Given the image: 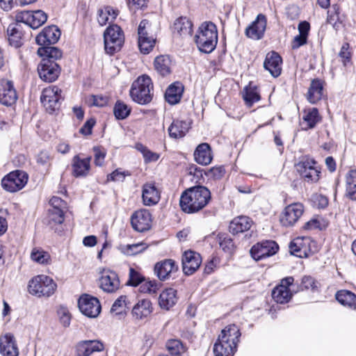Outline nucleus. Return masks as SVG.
<instances>
[{
    "mask_svg": "<svg viewBox=\"0 0 356 356\" xmlns=\"http://www.w3.org/2000/svg\"><path fill=\"white\" fill-rule=\"evenodd\" d=\"M38 54L41 57H45L44 58H49L55 60L62 56L61 51L55 47L50 45L42 46L38 49Z\"/></svg>",
    "mask_w": 356,
    "mask_h": 356,
    "instance_id": "c03bdc74",
    "label": "nucleus"
},
{
    "mask_svg": "<svg viewBox=\"0 0 356 356\" xmlns=\"http://www.w3.org/2000/svg\"><path fill=\"white\" fill-rule=\"evenodd\" d=\"M307 41V37H305L302 35H298L294 37L293 40L291 42V48L292 49H298L301 46L305 44Z\"/></svg>",
    "mask_w": 356,
    "mask_h": 356,
    "instance_id": "774afa93",
    "label": "nucleus"
},
{
    "mask_svg": "<svg viewBox=\"0 0 356 356\" xmlns=\"http://www.w3.org/2000/svg\"><path fill=\"white\" fill-rule=\"evenodd\" d=\"M143 280V277L139 273L132 268L129 269V280L128 281L129 285L136 286L140 285Z\"/></svg>",
    "mask_w": 356,
    "mask_h": 356,
    "instance_id": "e2e57ef3",
    "label": "nucleus"
},
{
    "mask_svg": "<svg viewBox=\"0 0 356 356\" xmlns=\"http://www.w3.org/2000/svg\"><path fill=\"white\" fill-rule=\"evenodd\" d=\"M113 113L116 119L124 120L129 115L131 108L123 102L118 100L115 104Z\"/></svg>",
    "mask_w": 356,
    "mask_h": 356,
    "instance_id": "8fccbe9b",
    "label": "nucleus"
},
{
    "mask_svg": "<svg viewBox=\"0 0 356 356\" xmlns=\"http://www.w3.org/2000/svg\"><path fill=\"white\" fill-rule=\"evenodd\" d=\"M191 128V123L186 120H173L168 129L169 136L172 139L184 138Z\"/></svg>",
    "mask_w": 356,
    "mask_h": 356,
    "instance_id": "cd10ccee",
    "label": "nucleus"
},
{
    "mask_svg": "<svg viewBox=\"0 0 356 356\" xmlns=\"http://www.w3.org/2000/svg\"><path fill=\"white\" fill-rule=\"evenodd\" d=\"M16 21L24 23L33 29H36L44 24L47 20V15L41 10H23L17 13Z\"/></svg>",
    "mask_w": 356,
    "mask_h": 356,
    "instance_id": "1a4fd4ad",
    "label": "nucleus"
},
{
    "mask_svg": "<svg viewBox=\"0 0 356 356\" xmlns=\"http://www.w3.org/2000/svg\"><path fill=\"white\" fill-rule=\"evenodd\" d=\"M314 205L318 209H325L328 205V198L321 194H314L312 197Z\"/></svg>",
    "mask_w": 356,
    "mask_h": 356,
    "instance_id": "680f3d73",
    "label": "nucleus"
},
{
    "mask_svg": "<svg viewBox=\"0 0 356 356\" xmlns=\"http://www.w3.org/2000/svg\"><path fill=\"white\" fill-rule=\"evenodd\" d=\"M56 289V284L54 280L44 275L33 278L29 284V291L31 294L40 296H50Z\"/></svg>",
    "mask_w": 356,
    "mask_h": 356,
    "instance_id": "423d86ee",
    "label": "nucleus"
},
{
    "mask_svg": "<svg viewBox=\"0 0 356 356\" xmlns=\"http://www.w3.org/2000/svg\"><path fill=\"white\" fill-rule=\"evenodd\" d=\"M241 333L235 324L226 326L213 346L215 356H233L237 350Z\"/></svg>",
    "mask_w": 356,
    "mask_h": 356,
    "instance_id": "f03ea898",
    "label": "nucleus"
},
{
    "mask_svg": "<svg viewBox=\"0 0 356 356\" xmlns=\"http://www.w3.org/2000/svg\"><path fill=\"white\" fill-rule=\"evenodd\" d=\"M225 170L222 166L211 168L207 173V176L213 179H220L225 175Z\"/></svg>",
    "mask_w": 356,
    "mask_h": 356,
    "instance_id": "0e129e2a",
    "label": "nucleus"
},
{
    "mask_svg": "<svg viewBox=\"0 0 356 356\" xmlns=\"http://www.w3.org/2000/svg\"><path fill=\"white\" fill-rule=\"evenodd\" d=\"M118 13V10L111 6H106L98 10L97 22L100 26H104L107 23L114 21Z\"/></svg>",
    "mask_w": 356,
    "mask_h": 356,
    "instance_id": "58836bf2",
    "label": "nucleus"
},
{
    "mask_svg": "<svg viewBox=\"0 0 356 356\" xmlns=\"http://www.w3.org/2000/svg\"><path fill=\"white\" fill-rule=\"evenodd\" d=\"M154 64L155 70L161 75L164 76L170 73L171 60L168 56L161 55L156 57Z\"/></svg>",
    "mask_w": 356,
    "mask_h": 356,
    "instance_id": "a19ab883",
    "label": "nucleus"
},
{
    "mask_svg": "<svg viewBox=\"0 0 356 356\" xmlns=\"http://www.w3.org/2000/svg\"><path fill=\"white\" fill-rule=\"evenodd\" d=\"M153 311L152 302L148 299L139 300L134 306L131 314L136 320H142L149 316Z\"/></svg>",
    "mask_w": 356,
    "mask_h": 356,
    "instance_id": "7c9ffc66",
    "label": "nucleus"
},
{
    "mask_svg": "<svg viewBox=\"0 0 356 356\" xmlns=\"http://www.w3.org/2000/svg\"><path fill=\"white\" fill-rule=\"evenodd\" d=\"M130 175L131 173L129 171H122L120 169H117L108 175L107 180L113 181H123L127 176Z\"/></svg>",
    "mask_w": 356,
    "mask_h": 356,
    "instance_id": "bf43d9fd",
    "label": "nucleus"
},
{
    "mask_svg": "<svg viewBox=\"0 0 356 356\" xmlns=\"http://www.w3.org/2000/svg\"><path fill=\"white\" fill-rule=\"evenodd\" d=\"M174 35L181 38L191 37L193 33L192 22L186 17H181L175 20L172 27Z\"/></svg>",
    "mask_w": 356,
    "mask_h": 356,
    "instance_id": "c85d7f7f",
    "label": "nucleus"
},
{
    "mask_svg": "<svg viewBox=\"0 0 356 356\" xmlns=\"http://www.w3.org/2000/svg\"><path fill=\"white\" fill-rule=\"evenodd\" d=\"M336 299L343 305L350 309H356V295L348 290H341L336 293Z\"/></svg>",
    "mask_w": 356,
    "mask_h": 356,
    "instance_id": "ea45409f",
    "label": "nucleus"
},
{
    "mask_svg": "<svg viewBox=\"0 0 356 356\" xmlns=\"http://www.w3.org/2000/svg\"><path fill=\"white\" fill-rule=\"evenodd\" d=\"M294 279L293 277H287L281 280L279 285L274 288L272 291L273 300L280 304H285L290 301L293 293L290 286H293Z\"/></svg>",
    "mask_w": 356,
    "mask_h": 356,
    "instance_id": "4468645a",
    "label": "nucleus"
},
{
    "mask_svg": "<svg viewBox=\"0 0 356 356\" xmlns=\"http://www.w3.org/2000/svg\"><path fill=\"white\" fill-rule=\"evenodd\" d=\"M179 270L177 263L172 259H165L156 262L154 273L160 281L164 282L172 278Z\"/></svg>",
    "mask_w": 356,
    "mask_h": 356,
    "instance_id": "9b49d317",
    "label": "nucleus"
},
{
    "mask_svg": "<svg viewBox=\"0 0 356 356\" xmlns=\"http://www.w3.org/2000/svg\"><path fill=\"white\" fill-rule=\"evenodd\" d=\"M297 171L307 182H317L320 177L321 171L317 163L313 159L303 158L296 165Z\"/></svg>",
    "mask_w": 356,
    "mask_h": 356,
    "instance_id": "9d476101",
    "label": "nucleus"
},
{
    "mask_svg": "<svg viewBox=\"0 0 356 356\" xmlns=\"http://www.w3.org/2000/svg\"><path fill=\"white\" fill-rule=\"evenodd\" d=\"M161 284L156 280H143L140 284L139 290L141 293L155 295L157 293Z\"/></svg>",
    "mask_w": 356,
    "mask_h": 356,
    "instance_id": "3c124183",
    "label": "nucleus"
},
{
    "mask_svg": "<svg viewBox=\"0 0 356 356\" xmlns=\"http://www.w3.org/2000/svg\"><path fill=\"white\" fill-rule=\"evenodd\" d=\"M346 193L348 197L356 200V170H350L346 177Z\"/></svg>",
    "mask_w": 356,
    "mask_h": 356,
    "instance_id": "79ce46f5",
    "label": "nucleus"
},
{
    "mask_svg": "<svg viewBox=\"0 0 356 356\" xmlns=\"http://www.w3.org/2000/svg\"><path fill=\"white\" fill-rule=\"evenodd\" d=\"M65 211L57 209H49L48 213V223L51 228L56 225H60L65 220Z\"/></svg>",
    "mask_w": 356,
    "mask_h": 356,
    "instance_id": "09e8293b",
    "label": "nucleus"
},
{
    "mask_svg": "<svg viewBox=\"0 0 356 356\" xmlns=\"http://www.w3.org/2000/svg\"><path fill=\"white\" fill-rule=\"evenodd\" d=\"M90 168V157L81 159L78 155L72 159V173L76 177L86 176Z\"/></svg>",
    "mask_w": 356,
    "mask_h": 356,
    "instance_id": "72a5a7b5",
    "label": "nucleus"
},
{
    "mask_svg": "<svg viewBox=\"0 0 356 356\" xmlns=\"http://www.w3.org/2000/svg\"><path fill=\"white\" fill-rule=\"evenodd\" d=\"M126 296H120L113 304L111 312L115 315H120L125 312L127 308Z\"/></svg>",
    "mask_w": 356,
    "mask_h": 356,
    "instance_id": "6e6d98bb",
    "label": "nucleus"
},
{
    "mask_svg": "<svg viewBox=\"0 0 356 356\" xmlns=\"http://www.w3.org/2000/svg\"><path fill=\"white\" fill-rule=\"evenodd\" d=\"M148 25L149 22L147 19H143L140 22L138 29V47L140 52L143 54H149L154 47L156 42L153 36L149 35L147 29Z\"/></svg>",
    "mask_w": 356,
    "mask_h": 356,
    "instance_id": "f3484780",
    "label": "nucleus"
},
{
    "mask_svg": "<svg viewBox=\"0 0 356 356\" xmlns=\"http://www.w3.org/2000/svg\"><path fill=\"white\" fill-rule=\"evenodd\" d=\"M218 40L217 27L211 22L202 23L195 36L198 49L204 54H210L216 49Z\"/></svg>",
    "mask_w": 356,
    "mask_h": 356,
    "instance_id": "7ed1b4c3",
    "label": "nucleus"
},
{
    "mask_svg": "<svg viewBox=\"0 0 356 356\" xmlns=\"http://www.w3.org/2000/svg\"><path fill=\"white\" fill-rule=\"evenodd\" d=\"M349 48L350 44L346 42L343 44L339 53V56L341 58V62L345 67L351 64L352 53L349 51Z\"/></svg>",
    "mask_w": 356,
    "mask_h": 356,
    "instance_id": "4d7b16f0",
    "label": "nucleus"
},
{
    "mask_svg": "<svg viewBox=\"0 0 356 356\" xmlns=\"http://www.w3.org/2000/svg\"><path fill=\"white\" fill-rule=\"evenodd\" d=\"M302 120L307 122L308 128H314L321 120L318 109L316 108H312L305 110Z\"/></svg>",
    "mask_w": 356,
    "mask_h": 356,
    "instance_id": "49530a36",
    "label": "nucleus"
},
{
    "mask_svg": "<svg viewBox=\"0 0 356 356\" xmlns=\"http://www.w3.org/2000/svg\"><path fill=\"white\" fill-rule=\"evenodd\" d=\"M57 316L60 323L64 327L70 326L72 316L67 307L63 305L59 306L57 309Z\"/></svg>",
    "mask_w": 356,
    "mask_h": 356,
    "instance_id": "864d4df0",
    "label": "nucleus"
},
{
    "mask_svg": "<svg viewBox=\"0 0 356 356\" xmlns=\"http://www.w3.org/2000/svg\"><path fill=\"white\" fill-rule=\"evenodd\" d=\"M210 191L202 185L195 186L185 190L179 200L181 210L186 213H195L204 208L210 202Z\"/></svg>",
    "mask_w": 356,
    "mask_h": 356,
    "instance_id": "f257e3e1",
    "label": "nucleus"
},
{
    "mask_svg": "<svg viewBox=\"0 0 356 356\" xmlns=\"http://www.w3.org/2000/svg\"><path fill=\"white\" fill-rule=\"evenodd\" d=\"M279 246L274 241H264L254 245L250 249V254L254 260H261L277 253Z\"/></svg>",
    "mask_w": 356,
    "mask_h": 356,
    "instance_id": "dca6fc26",
    "label": "nucleus"
},
{
    "mask_svg": "<svg viewBox=\"0 0 356 356\" xmlns=\"http://www.w3.org/2000/svg\"><path fill=\"white\" fill-rule=\"evenodd\" d=\"M29 180L28 174L22 170H15L1 180V186L3 188L8 192L15 193L22 189Z\"/></svg>",
    "mask_w": 356,
    "mask_h": 356,
    "instance_id": "0eeeda50",
    "label": "nucleus"
},
{
    "mask_svg": "<svg viewBox=\"0 0 356 356\" xmlns=\"http://www.w3.org/2000/svg\"><path fill=\"white\" fill-rule=\"evenodd\" d=\"M166 348L172 356H181L186 350L184 345L178 339L168 340L166 343Z\"/></svg>",
    "mask_w": 356,
    "mask_h": 356,
    "instance_id": "de8ad7c7",
    "label": "nucleus"
},
{
    "mask_svg": "<svg viewBox=\"0 0 356 356\" xmlns=\"http://www.w3.org/2000/svg\"><path fill=\"white\" fill-rule=\"evenodd\" d=\"M38 72L42 80L46 82H53L58 77L60 68L55 60L42 58L38 67Z\"/></svg>",
    "mask_w": 356,
    "mask_h": 356,
    "instance_id": "ddd939ff",
    "label": "nucleus"
},
{
    "mask_svg": "<svg viewBox=\"0 0 356 356\" xmlns=\"http://www.w3.org/2000/svg\"><path fill=\"white\" fill-rule=\"evenodd\" d=\"M17 98V93L13 82L9 80H2L0 82V104L10 106L16 102Z\"/></svg>",
    "mask_w": 356,
    "mask_h": 356,
    "instance_id": "412c9836",
    "label": "nucleus"
},
{
    "mask_svg": "<svg viewBox=\"0 0 356 356\" xmlns=\"http://www.w3.org/2000/svg\"><path fill=\"white\" fill-rule=\"evenodd\" d=\"M160 191L152 183H146L143 186L142 199L146 206L156 205L160 200Z\"/></svg>",
    "mask_w": 356,
    "mask_h": 356,
    "instance_id": "bb28decb",
    "label": "nucleus"
},
{
    "mask_svg": "<svg viewBox=\"0 0 356 356\" xmlns=\"http://www.w3.org/2000/svg\"><path fill=\"white\" fill-rule=\"evenodd\" d=\"M99 287L105 292L114 293L120 285L118 275L110 270H104L99 280Z\"/></svg>",
    "mask_w": 356,
    "mask_h": 356,
    "instance_id": "4be33fe9",
    "label": "nucleus"
},
{
    "mask_svg": "<svg viewBox=\"0 0 356 356\" xmlns=\"http://www.w3.org/2000/svg\"><path fill=\"white\" fill-rule=\"evenodd\" d=\"M324 82L320 79L312 80L307 93V99L312 104H316L323 96Z\"/></svg>",
    "mask_w": 356,
    "mask_h": 356,
    "instance_id": "c756f323",
    "label": "nucleus"
},
{
    "mask_svg": "<svg viewBox=\"0 0 356 356\" xmlns=\"http://www.w3.org/2000/svg\"><path fill=\"white\" fill-rule=\"evenodd\" d=\"M253 224V221L248 216H240L234 218L230 222L229 232L233 234H238L248 231Z\"/></svg>",
    "mask_w": 356,
    "mask_h": 356,
    "instance_id": "473e14b6",
    "label": "nucleus"
},
{
    "mask_svg": "<svg viewBox=\"0 0 356 356\" xmlns=\"http://www.w3.org/2000/svg\"><path fill=\"white\" fill-rule=\"evenodd\" d=\"M152 215L145 209L136 211L131 217L133 229L138 232H143L151 228Z\"/></svg>",
    "mask_w": 356,
    "mask_h": 356,
    "instance_id": "a211bd4d",
    "label": "nucleus"
},
{
    "mask_svg": "<svg viewBox=\"0 0 356 356\" xmlns=\"http://www.w3.org/2000/svg\"><path fill=\"white\" fill-rule=\"evenodd\" d=\"M184 92V86L180 82H175L170 84L165 92V101L171 104H178Z\"/></svg>",
    "mask_w": 356,
    "mask_h": 356,
    "instance_id": "f704fd0d",
    "label": "nucleus"
},
{
    "mask_svg": "<svg viewBox=\"0 0 356 356\" xmlns=\"http://www.w3.org/2000/svg\"><path fill=\"white\" fill-rule=\"evenodd\" d=\"M0 353L2 356L19 355V349L12 334L8 333L0 337Z\"/></svg>",
    "mask_w": 356,
    "mask_h": 356,
    "instance_id": "b1692460",
    "label": "nucleus"
},
{
    "mask_svg": "<svg viewBox=\"0 0 356 356\" xmlns=\"http://www.w3.org/2000/svg\"><path fill=\"white\" fill-rule=\"evenodd\" d=\"M300 290L311 289L315 291L317 288L316 281L314 277L309 275H305L301 280Z\"/></svg>",
    "mask_w": 356,
    "mask_h": 356,
    "instance_id": "13d9d810",
    "label": "nucleus"
},
{
    "mask_svg": "<svg viewBox=\"0 0 356 356\" xmlns=\"http://www.w3.org/2000/svg\"><path fill=\"white\" fill-rule=\"evenodd\" d=\"M266 24V16L263 14H259L255 20L245 29V35L252 40L261 39L264 35Z\"/></svg>",
    "mask_w": 356,
    "mask_h": 356,
    "instance_id": "aec40b11",
    "label": "nucleus"
},
{
    "mask_svg": "<svg viewBox=\"0 0 356 356\" xmlns=\"http://www.w3.org/2000/svg\"><path fill=\"white\" fill-rule=\"evenodd\" d=\"M89 102L91 106L102 107L107 104L108 99L106 97L103 96L91 95L89 98Z\"/></svg>",
    "mask_w": 356,
    "mask_h": 356,
    "instance_id": "338daca9",
    "label": "nucleus"
},
{
    "mask_svg": "<svg viewBox=\"0 0 356 356\" xmlns=\"http://www.w3.org/2000/svg\"><path fill=\"white\" fill-rule=\"evenodd\" d=\"M177 301V291L172 288H168L160 294L159 304L161 308L169 309L176 304Z\"/></svg>",
    "mask_w": 356,
    "mask_h": 356,
    "instance_id": "4c0bfd02",
    "label": "nucleus"
},
{
    "mask_svg": "<svg viewBox=\"0 0 356 356\" xmlns=\"http://www.w3.org/2000/svg\"><path fill=\"white\" fill-rule=\"evenodd\" d=\"M181 263L184 273L191 275L199 268L202 263V257L199 253L188 250L183 254Z\"/></svg>",
    "mask_w": 356,
    "mask_h": 356,
    "instance_id": "6ab92c4d",
    "label": "nucleus"
},
{
    "mask_svg": "<svg viewBox=\"0 0 356 356\" xmlns=\"http://www.w3.org/2000/svg\"><path fill=\"white\" fill-rule=\"evenodd\" d=\"M7 35L9 44L15 47H19L22 44V26L19 22L16 21L15 24H11L7 29Z\"/></svg>",
    "mask_w": 356,
    "mask_h": 356,
    "instance_id": "e433bc0d",
    "label": "nucleus"
},
{
    "mask_svg": "<svg viewBox=\"0 0 356 356\" xmlns=\"http://www.w3.org/2000/svg\"><path fill=\"white\" fill-rule=\"evenodd\" d=\"M303 212L304 206L301 203L297 202L288 205L280 215L281 225L286 227L293 226L302 216Z\"/></svg>",
    "mask_w": 356,
    "mask_h": 356,
    "instance_id": "f8f14e48",
    "label": "nucleus"
},
{
    "mask_svg": "<svg viewBox=\"0 0 356 356\" xmlns=\"http://www.w3.org/2000/svg\"><path fill=\"white\" fill-rule=\"evenodd\" d=\"M282 63L281 56L277 52L272 51L267 54L264 67L273 77H277L281 74Z\"/></svg>",
    "mask_w": 356,
    "mask_h": 356,
    "instance_id": "393cba45",
    "label": "nucleus"
},
{
    "mask_svg": "<svg viewBox=\"0 0 356 356\" xmlns=\"http://www.w3.org/2000/svg\"><path fill=\"white\" fill-rule=\"evenodd\" d=\"M153 90L154 86L151 78L143 74L133 82L129 93L134 102L140 105H146L152 100Z\"/></svg>",
    "mask_w": 356,
    "mask_h": 356,
    "instance_id": "20e7f679",
    "label": "nucleus"
},
{
    "mask_svg": "<svg viewBox=\"0 0 356 356\" xmlns=\"http://www.w3.org/2000/svg\"><path fill=\"white\" fill-rule=\"evenodd\" d=\"M105 51L110 55L119 51L124 42V36L122 29L116 25H110L104 33Z\"/></svg>",
    "mask_w": 356,
    "mask_h": 356,
    "instance_id": "39448f33",
    "label": "nucleus"
},
{
    "mask_svg": "<svg viewBox=\"0 0 356 356\" xmlns=\"http://www.w3.org/2000/svg\"><path fill=\"white\" fill-rule=\"evenodd\" d=\"M303 238L298 237L293 239L289 244V252L291 254L300 257L307 258L312 255V251L307 248Z\"/></svg>",
    "mask_w": 356,
    "mask_h": 356,
    "instance_id": "2f4dec72",
    "label": "nucleus"
},
{
    "mask_svg": "<svg viewBox=\"0 0 356 356\" xmlns=\"http://www.w3.org/2000/svg\"><path fill=\"white\" fill-rule=\"evenodd\" d=\"M49 203L51 206V209H57L60 210L66 211L67 209V202L63 200L60 197L54 196L51 198Z\"/></svg>",
    "mask_w": 356,
    "mask_h": 356,
    "instance_id": "69168bd1",
    "label": "nucleus"
},
{
    "mask_svg": "<svg viewBox=\"0 0 356 356\" xmlns=\"http://www.w3.org/2000/svg\"><path fill=\"white\" fill-rule=\"evenodd\" d=\"M147 246L145 243H138L134 244L120 245L119 250L121 252L129 256L136 255L146 250Z\"/></svg>",
    "mask_w": 356,
    "mask_h": 356,
    "instance_id": "a18cd8bd",
    "label": "nucleus"
},
{
    "mask_svg": "<svg viewBox=\"0 0 356 356\" xmlns=\"http://www.w3.org/2000/svg\"><path fill=\"white\" fill-rule=\"evenodd\" d=\"M60 36V31L56 26H49L45 27L41 33H40L35 41L38 45L46 46L51 45L57 42Z\"/></svg>",
    "mask_w": 356,
    "mask_h": 356,
    "instance_id": "5701e85b",
    "label": "nucleus"
},
{
    "mask_svg": "<svg viewBox=\"0 0 356 356\" xmlns=\"http://www.w3.org/2000/svg\"><path fill=\"white\" fill-rule=\"evenodd\" d=\"M104 349V345L98 340H86L78 343L76 346V356H90L95 352Z\"/></svg>",
    "mask_w": 356,
    "mask_h": 356,
    "instance_id": "a878e982",
    "label": "nucleus"
},
{
    "mask_svg": "<svg viewBox=\"0 0 356 356\" xmlns=\"http://www.w3.org/2000/svg\"><path fill=\"white\" fill-rule=\"evenodd\" d=\"M136 149L143 154L145 163L155 162L159 159V154L152 152L141 143H137Z\"/></svg>",
    "mask_w": 356,
    "mask_h": 356,
    "instance_id": "603ef678",
    "label": "nucleus"
},
{
    "mask_svg": "<svg viewBox=\"0 0 356 356\" xmlns=\"http://www.w3.org/2000/svg\"><path fill=\"white\" fill-rule=\"evenodd\" d=\"M78 305L81 312L89 318L97 317L102 308L99 300L88 294H84L79 298Z\"/></svg>",
    "mask_w": 356,
    "mask_h": 356,
    "instance_id": "2eb2a0df",
    "label": "nucleus"
},
{
    "mask_svg": "<svg viewBox=\"0 0 356 356\" xmlns=\"http://www.w3.org/2000/svg\"><path fill=\"white\" fill-rule=\"evenodd\" d=\"M95 163L96 165L102 166L104 162L106 151L102 147H93Z\"/></svg>",
    "mask_w": 356,
    "mask_h": 356,
    "instance_id": "052dcab7",
    "label": "nucleus"
},
{
    "mask_svg": "<svg viewBox=\"0 0 356 356\" xmlns=\"http://www.w3.org/2000/svg\"><path fill=\"white\" fill-rule=\"evenodd\" d=\"M31 258L38 264H46L50 260V255L42 249L33 248L31 254Z\"/></svg>",
    "mask_w": 356,
    "mask_h": 356,
    "instance_id": "5fc2aeb1",
    "label": "nucleus"
},
{
    "mask_svg": "<svg viewBox=\"0 0 356 356\" xmlns=\"http://www.w3.org/2000/svg\"><path fill=\"white\" fill-rule=\"evenodd\" d=\"M194 158L199 164L209 165L213 159L210 145L207 143L200 144L194 152Z\"/></svg>",
    "mask_w": 356,
    "mask_h": 356,
    "instance_id": "c9c22d12",
    "label": "nucleus"
},
{
    "mask_svg": "<svg viewBox=\"0 0 356 356\" xmlns=\"http://www.w3.org/2000/svg\"><path fill=\"white\" fill-rule=\"evenodd\" d=\"M243 97L248 106H251L254 103L260 99V95L257 86H252L251 83L245 88Z\"/></svg>",
    "mask_w": 356,
    "mask_h": 356,
    "instance_id": "37998d69",
    "label": "nucleus"
},
{
    "mask_svg": "<svg viewBox=\"0 0 356 356\" xmlns=\"http://www.w3.org/2000/svg\"><path fill=\"white\" fill-rule=\"evenodd\" d=\"M63 99L62 90L56 86L44 88L40 97L41 102L49 113L59 108Z\"/></svg>",
    "mask_w": 356,
    "mask_h": 356,
    "instance_id": "6e6552de",
    "label": "nucleus"
}]
</instances>
